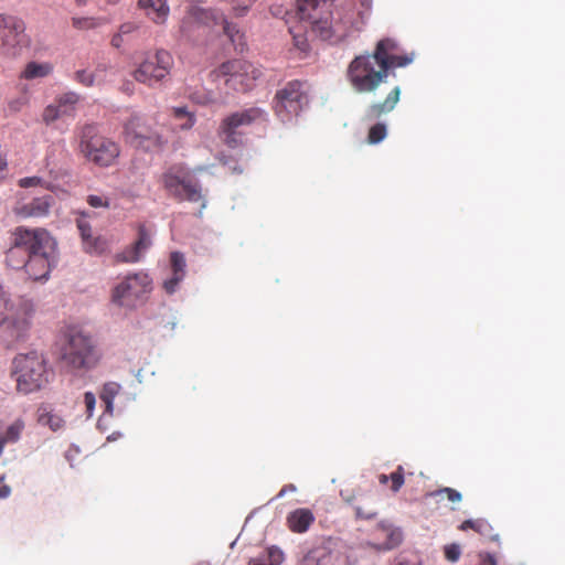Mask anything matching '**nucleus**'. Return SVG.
Here are the masks:
<instances>
[{
	"instance_id": "obj_16",
	"label": "nucleus",
	"mask_w": 565,
	"mask_h": 565,
	"mask_svg": "<svg viewBox=\"0 0 565 565\" xmlns=\"http://www.w3.org/2000/svg\"><path fill=\"white\" fill-rule=\"evenodd\" d=\"M53 201L52 195L34 198L28 203L15 206L14 214L21 218L44 217L50 213Z\"/></svg>"
},
{
	"instance_id": "obj_7",
	"label": "nucleus",
	"mask_w": 565,
	"mask_h": 565,
	"mask_svg": "<svg viewBox=\"0 0 565 565\" xmlns=\"http://www.w3.org/2000/svg\"><path fill=\"white\" fill-rule=\"evenodd\" d=\"M122 135L127 143L145 151L161 150L168 143L167 138L140 114H132L124 122Z\"/></svg>"
},
{
	"instance_id": "obj_12",
	"label": "nucleus",
	"mask_w": 565,
	"mask_h": 565,
	"mask_svg": "<svg viewBox=\"0 0 565 565\" xmlns=\"http://www.w3.org/2000/svg\"><path fill=\"white\" fill-rule=\"evenodd\" d=\"M151 284L152 280L147 273L128 275L113 289L111 301L121 307H135L151 291Z\"/></svg>"
},
{
	"instance_id": "obj_30",
	"label": "nucleus",
	"mask_w": 565,
	"mask_h": 565,
	"mask_svg": "<svg viewBox=\"0 0 565 565\" xmlns=\"http://www.w3.org/2000/svg\"><path fill=\"white\" fill-rule=\"evenodd\" d=\"M24 429V422L22 419L14 420L6 431L0 435V456L2 455L3 447L6 444L15 443L19 440Z\"/></svg>"
},
{
	"instance_id": "obj_23",
	"label": "nucleus",
	"mask_w": 565,
	"mask_h": 565,
	"mask_svg": "<svg viewBox=\"0 0 565 565\" xmlns=\"http://www.w3.org/2000/svg\"><path fill=\"white\" fill-rule=\"evenodd\" d=\"M458 529L460 531L473 530L481 536L491 541L498 540V534L494 533L492 525L484 519L466 520L458 526Z\"/></svg>"
},
{
	"instance_id": "obj_19",
	"label": "nucleus",
	"mask_w": 565,
	"mask_h": 565,
	"mask_svg": "<svg viewBox=\"0 0 565 565\" xmlns=\"http://www.w3.org/2000/svg\"><path fill=\"white\" fill-rule=\"evenodd\" d=\"M401 98V87L395 86L386 95L383 102L371 104L366 109L364 117L369 121L380 119L383 115L394 110Z\"/></svg>"
},
{
	"instance_id": "obj_52",
	"label": "nucleus",
	"mask_w": 565,
	"mask_h": 565,
	"mask_svg": "<svg viewBox=\"0 0 565 565\" xmlns=\"http://www.w3.org/2000/svg\"><path fill=\"white\" fill-rule=\"evenodd\" d=\"M87 203L92 207H107L108 206L107 199L99 196V195H88Z\"/></svg>"
},
{
	"instance_id": "obj_18",
	"label": "nucleus",
	"mask_w": 565,
	"mask_h": 565,
	"mask_svg": "<svg viewBox=\"0 0 565 565\" xmlns=\"http://www.w3.org/2000/svg\"><path fill=\"white\" fill-rule=\"evenodd\" d=\"M137 8L157 25L166 24L170 14L168 0H138Z\"/></svg>"
},
{
	"instance_id": "obj_45",
	"label": "nucleus",
	"mask_w": 565,
	"mask_h": 565,
	"mask_svg": "<svg viewBox=\"0 0 565 565\" xmlns=\"http://www.w3.org/2000/svg\"><path fill=\"white\" fill-rule=\"evenodd\" d=\"M444 553H445V557L446 559H448L449 562H457L460 557V554H461V550H460V546L456 543H452V544H449V545H446L445 548H444Z\"/></svg>"
},
{
	"instance_id": "obj_43",
	"label": "nucleus",
	"mask_w": 565,
	"mask_h": 565,
	"mask_svg": "<svg viewBox=\"0 0 565 565\" xmlns=\"http://www.w3.org/2000/svg\"><path fill=\"white\" fill-rule=\"evenodd\" d=\"M62 113L60 111L58 107L56 106V104H51V105H47L44 110H43V114H42V118H43V121L46 124V125H50L52 124L53 121L57 120L60 117H62Z\"/></svg>"
},
{
	"instance_id": "obj_20",
	"label": "nucleus",
	"mask_w": 565,
	"mask_h": 565,
	"mask_svg": "<svg viewBox=\"0 0 565 565\" xmlns=\"http://www.w3.org/2000/svg\"><path fill=\"white\" fill-rule=\"evenodd\" d=\"M77 228L81 233L85 252L99 255L107 250V241L100 236L94 237L92 234V227L86 221L78 220Z\"/></svg>"
},
{
	"instance_id": "obj_28",
	"label": "nucleus",
	"mask_w": 565,
	"mask_h": 565,
	"mask_svg": "<svg viewBox=\"0 0 565 565\" xmlns=\"http://www.w3.org/2000/svg\"><path fill=\"white\" fill-rule=\"evenodd\" d=\"M379 482L383 486L390 481V489L392 492L397 493L405 482V470L403 466H397L396 469L390 475L381 473L377 477Z\"/></svg>"
},
{
	"instance_id": "obj_39",
	"label": "nucleus",
	"mask_w": 565,
	"mask_h": 565,
	"mask_svg": "<svg viewBox=\"0 0 565 565\" xmlns=\"http://www.w3.org/2000/svg\"><path fill=\"white\" fill-rule=\"evenodd\" d=\"M170 265L172 274L179 275L181 277L185 276L186 263L182 253L172 252L170 255Z\"/></svg>"
},
{
	"instance_id": "obj_15",
	"label": "nucleus",
	"mask_w": 565,
	"mask_h": 565,
	"mask_svg": "<svg viewBox=\"0 0 565 565\" xmlns=\"http://www.w3.org/2000/svg\"><path fill=\"white\" fill-rule=\"evenodd\" d=\"M335 24L338 39L343 41L352 31H360L366 22L363 12H355L351 6H343L330 12Z\"/></svg>"
},
{
	"instance_id": "obj_35",
	"label": "nucleus",
	"mask_w": 565,
	"mask_h": 565,
	"mask_svg": "<svg viewBox=\"0 0 565 565\" xmlns=\"http://www.w3.org/2000/svg\"><path fill=\"white\" fill-rule=\"evenodd\" d=\"M162 182L166 190L175 198L180 195V193L183 190V184L186 183V181L181 180L177 174L172 173L171 171L163 174Z\"/></svg>"
},
{
	"instance_id": "obj_46",
	"label": "nucleus",
	"mask_w": 565,
	"mask_h": 565,
	"mask_svg": "<svg viewBox=\"0 0 565 565\" xmlns=\"http://www.w3.org/2000/svg\"><path fill=\"white\" fill-rule=\"evenodd\" d=\"M28 103H29L28 96L22 95V96L11 99L8 103V108L12 113H19L28 105Z\"/></svg>"
},
{
	"instance_id": "obj_47",
	"label": "nucleus",
	"mask_w": 565,
	"mask_h": 565,
	"mask_svg": "<svg viewBox=\"0 0 565 565\" xmlns=\"http://www.w3.org/2000/svg\"><path fill=\"white\" fill-rule=\"evenodd\" d=\"M184 277L172 274L171 278L163 282V289L167 294L171 295L177 290L178 285L183 280Z\"/></svg>"
},
{
	"instance_id": "obj_1",
	"label": "nucleus",
	"mask_w": 565,
	"mask_h": 565,
	"mask_svg": "<svg viewBox=\"0 0 565 565\" xmlns=\"http://www.w3.org/2000/svg\"><path fill=\"white\" fill-rule=\"evenodd\" d=\"M6 264L34 281L46 280L56 265V242L45 228L17 226L11 232Z\"/></svg>"
},
{
	"instance_id": "obj_61",
	"label": "nucleus",
	"mask_w": 565,
	"mask_h": 565,
	"mask_svg": "<svg viewBox=\"0 0 565 565\" xmlns=\"http://www.w3.org/2000/svg\"><path fill=\"white\" fill-rule=\"evenodd\" d=\"M107 3L109 4H116L118 3L120 0H105Z\"/></svg>"
},
{
	"instance_id": "obj_33",
	"label": "nucleus",
	"mask_w": 565,
	"mask_h": 565,
	"mask_svg": "<svg viewBox=\"0 0 565 565\" xmlns=\"http://www.w3.org/2000/svg\"><path fill=\"white\" fill-rule=\"evenodd\" d=\"M289 31L292 35L294 47L297 49L300 53L307 54L310 50V44L306 35L305 26L298 24L290 28Z\"/></svg>"
},
{
	"instance_id": "obj_38",
	"label": "nucleus",
	"mask_w": 565,
	"mask_h": 565,
	"mask_svg": "<svg viewBox=\"0 0 565 565\" xmlns=\"http://www.w3.org/2000/svg\"><path fill=\"white\" fill-rule=\"evenodd\" d=\"M12 309L13 303L10 296L0 284V327L4 323L8 318V313L11 312Z\"/></svg>"
},
{
	"instance_id": "obj_50",
	"label": "nucleus",
	"mask_w": 565,
	"mask_h": 565,
	"mask_svg": "<svg viewBox=\"0 0 565 565\" xmlns=\"http://www.w3.org/2000/svg\"><path fill=\"white\" fill-rule=\"evenodd\" d=\"M254 1L255 0H238L237 4L233 8L235 14L238 17L244 15Z\"/></svg>"
},
{
	"instance_id": "obj_17",
	"label": "nucleus",
	"mask_w": 565,
	"mask_h": 565,
	"mask_svg": "<svg viewBox=\"0 0 565 565\" xmlns=\"http://www.w3.org/2000/svg\"><path fill=\"white\" fill-rule=\"evenodd\" d=\"M151 246L150 233L145 225L139 226L138 239L136 243L116 255L117 263H137L142 257V254Z\"/></svg>"
},
{
	"instance_id": "obj_53",
	"label": "nucleus",
	"mask_w": 565,
	"mask_h": 565,
	"mask_svg": "<svg viewBox=\"0 0 565 565\" xmlns=\"http://www.w3.org/2000/svg\"><path fill=\"white\" fill-rule=\"evenodd\" d=\"M4 479H6V476L2 475L0 477V484H1L0 486V499H6L11 493V488L9 486H7V484H3Z\"/></svg>"
},
{
	"instance_id": "obj_29",
	"label": "nucleus",
	"mask_w": 565,
	"mask_h": 565,
	"mask_svg": "<svg viewBox=\"0 0 565 565\" xmlns=\"http://www.w3.org/2000/svg\"><path fill=\"white\" fill-rule=\"evenodd\" d=\"M79 102V95L75 92L63 93L56 97L55 104L63 116H71L75 111V106Z\"/></svg>"
},
{
	"instance_id": "obj_13",
	"label": "nucleus",
	"mask_w": 565,
	"mask_h": 565,
	"mask_svg": "<svg viewBox=\"0 0 565 565\" xmlns=\"http://www.w3.org/2000/svg\"><path fill=\"white\" fill-rule=\"evenodd\" d=\"M32 310L28 306H19L8 313L4 321L3 332L8 347L25 341L31 329Z\"/></svg>"
},
{
	"instance_id": "obj_41",
	"label": "nucleus",
	"mask_w": 565,
	"mask_h": 565,
	"mask_svg": "<svg viewBox=\"0 0 565 565\" xmlns=\"http://www.w3.org/2000/svg\"><path fill=\"white\" fill-rule=\"evenodd\" d=\"M444 494L447 497V499L450 502H454V503L460 502L462 500V495L459 491H457L456 489H452V488H448V487L429 492L427 495L436 498V497H441Z\"/></svg>"
},
{
	"instance_id": "obj_44",
	"label": "nucleus",
	"mask_w": 565,
	"mask_h": 565,
	"mask_svg": "<svg viewBox=\"0 0 565 565\" xmlns=\"http://www.w3.org/2000/svg\"><path fill=\"white\" fill-rule=\"evenodd\" d=\"M75 79H76L79 84H82V85H84V86H87V87L93 86V85H94V83H95V76H94V74H93V73H90V72H87V71H85V70L77 71V72L75 73Z\"/></svg>"
},
{
	"instance_id": "obj_55",
	"label": "nucleus",
	"mask_w": 565,
	"mask_h": 565,
	"mask_svg": "<svg viewBox=\"0 0 565 565\" xmlns=\"http://www.w3.org/2000/svg\"><path fill=\"white\" fill-rule=\"evenodd\" d=\"M110 44L116 47V49H120L124 44V35L120 33V32H116L113 38H111V41H110Z\"/></svg>"
},
{
	"instance_id": "obj_36",
	"label": "nucleus",
	"mask_w": 565,
	"mask_h": 565,
	"mask_svg": "<svg viewBox=\"0 0 565 565\" xmlns=\"http://www.w3.org/2000/svg\"><path fill=\"white\" fill-rule=\"evenodd\" d=\"M120 391V385L116 382H108L103 386L100 398L106 404V411L111 412L114 398Z\"/></svg>"
},
{
	"instance_id": "obj_5",
	"label": "nucleus",
	"mask_w": 565,
	"mask_h": 565,
	"mask_svg": "<svg viewBox=\"0 0 565 565\" xmlns=\"http://www.w3.org/2000/svg\"><path fill=\"white\" fill-rule=\"evenodd\" d=\"M62 361L72 371H89L97 365L99 353L88 334L70 329L62 348Z\"/></svg>"
},
{
	"instance_id": "obj_24",
	"label": "nucleus",
	"mask_w": 565,
	"mask_h": 565,
	"mask_svg": "<svg viewBox=\"0 0 565 565\" xmlns=\"http://www.w3.org/2000/svg\"><path fill=\"white\" fill-rule=\"evenodd\" d=\"M38 413V422L42 426H47L53 431H57L64 427L65 420L63 417L54 413L47 405L39 407Z\"/></svg>"
},
{
	"instance_id": "obj_25",
	"label": "nucleus",
	"mask_w": 565,
	"mask_h": 565,
	"mask_svg": "<svg viewBox=\"0 0 565 565\" xmlns=\"http://www.w3.org/2000/svg\"><path fill=\"white\" fill-rule=\"evenodd\" d=\"M53 72V66L51 63H38V62H29L24 70L21 72L20 78L31 81L36 78H44L49 76Z\"/></svg>"
},
{
	"instance_id": "obj_6",
	"label": "nucleus",
	"mask_w": 565,
	"mask_h": 565,
	"mask_svg": "<svg viewBox=\"0 0 565 565\" xmlns=\"http://www.w3.org/2000/svg\"><path fill=\"white\" fill-rule=\"evenodd\" d=\"M309 105L306 84L294 79L277 89L271 102L274 114L281 122H290Z\"/></svg>"
},
{
	"instance_id": "obj_14",
	"label": "nucleus",
	"mask_w": 565,
	"mask_h": 565,
	"mask_svg": "<svg viewBox=\"0 0 565 565\" xmlns=\"http://www.w3.org/2000/svg\"><path fill=\"white\" fill-rule=\"evenodd\" d=\"M217 11L210 9L191 8L180 23L181 35L189 41H196L211 26V21H216Z\"/></svg>"
},
{
	"instance_id": "obj_9",
	"label": "nucleus",
	"mask_w": 565,
	"mask_h": 565,
	"mask_svg": "<svg viewBox=\"0 0 565 565\" xmlns=\"http://www.w3.org/2000/svg\"><path fill=\"white\" fill-rule=\"evenodd\" d=\"M173 57L166 50L147 52L131 73L135 81L153 87L166 81L173 67Z\"/></svg>"
},
{
	"instance_id": "obj_49",
	"label": "nucleus",
	"mask_w": 565,
	"mask_h": 565,
	"mask_svg": "<svg viewBox=\"0 0 565 565\" xmlns=\"http://www.w3.org/2000/svg\"><path fill=\"white\" fill-rule=\"evenodd\" d=\"M84 403L86 406L87 416L90 417L95 409V404H96L95 395L92 392H86L84 394Z\"/></svg>"
},
{
	"instance_id": "obj_4",
	"label": "nucleus",
	"mask_w": 565,
	"mask_h": 565,
	"mask_svg": "<svg viewBox=\"0 0 565 565\" xmlns=\"http://www.w3.org/2000/svg\"><path fill=\"white\" fill-rule=\"evenodd\" d=\"M78 152L88 162L108 168L116 163L120 154V146L102 135L94 125H85L78 135Z\"/></svg>"
},
{
	"instance_id": "obj_11",
	"label": "nucleus",
	"mask_w": 565,
	"mask_h": 565,
	"mask_svg": "<svg viewBox=\"0 0 565 565\" xmlns=\"http://www.w3.org/2000/svg\"><path fill=\"white\" fill-rule=\"evenodd\" d=\"M215 77H226V85L235 90L247 92L262 76V71L245 60H233L222 63L212 72Z\"/></svg>"
},
{
	"instance_id": "obj_48",
	"label": "nucleus",
	"mask_w": 565,
	"mask_h": 565,
	"mask_svg": "<svg viewBox=\"0 0 565 565\" xmlns=\"http://www.w3.org/2000/svg\"><path fill=\"white\" fill-rule=\"evenodd\" d=\"M139 30V24L137 22L128 21L124 22L119 25L118 32H120L124 36L132 34L134 32Z\"/></svg>"
},
{
	"instance_id": "obj_2",
	"label": "nucleus",
	"mask_w": 565,
	"mask_h": 565,
	"mask_svg": "<svg viewBox=\"0 0 565 565\" xmlns=\"http://www.w3.org/2000/svg\"><path fill=\"white\" fill-rule=\"evenodd\" d=\"M414 53H399L398 43L392 38L376 42L372 53L356 55L348 65L347 79L358 94H374L398 67L414 61Z\"/></svg>"
},
{
	"instance_id": "obj_42",
	"label": "nucleus",
	"mask_w": 565,
	"mask_h": 565,
	"mask_svg": "<svg viewBox=\"0 0 565 565\" xmlns=\"http://www.w3.org/2000/svg\"><path fill=\"white\" fill-rule=\"evenodd\" d=\"M218 18L216 21H211V26L221 23L223 25L224 33L234 42L235 34H238L236 26L225 20L222 13L217 12Z\"/></svg>"
},
{
	"instance_id": "obj_3",
	"label": "nucleus",
	"mask_w": 565,
	"mask_h": 565,
	"mask_svg": "<svg viewBox=\"0 0 565 565\" xmlns=\"http://www.w3.org/2000/svg\"><path fill=\"white\" fill-rule=\"evenodd\" d=\"M11 375L15 381V390L29 395L45 390L54 377L47 359L38 351L17 354L11 364Z\"/></svg>"
},
{
	"instance_id": "obj_51",
	"label": "nucleus",
	"mask_w": 565,
	"mask_h": 565,
	"mask_svg": "<svg viewBox=\"0 0 565 565\" xmlns=\"http://www.w3.org/2000/svg\"><path fill=\"white\" fill-rule=\"evenodd\" d=\"M42 184V179L40 177H26L19 180V185L21 188H31L38 186Z\"/></svg>"
},
{
	"instance_id": "obj_54",
	"label": "nucleus",
	"mask_w": 565,
	"mask_h": 565,
	"mask_svg": "<svg viewBox=\"0 0 565 565\" xmlns=\"http://www.w3.org/2000/svg\"><path fill=\"white\" fill-rule=\"evenodd\" d=\"M478 565H497V561L491 554H480V562Z\"/></svg>"
},
{
	"instance_id": "obj_56",
	"label": "nucleus",
	"mask_w": 565,
	"mask_h": 565,
	"mask_svg": "<svg viewBox=\"0 0 565 565\" xmlns=\"http://www.w3.org/2000/svg\"><path fill=\"white\" fill-rule=\"evenodd\" d=\"M372 1L371 0H361V10L358 12H363L366 19L369 18V13L371 11Z\"/></svg>"
},
{
	"instance_id": "obj_60",
	"label": "nucleus",
	"mask_w": 565,
	"mask_h": 565,
	"mask_svg": "<svg viewBox=\"0 0 565 565\" xmlns=\"http://www.w3.org/2000/svg\"><path fill=\"white\" fill-rule=\"evenodd\" d=\"M396 565H418V564L408 563V562H399Z\"/></svg>"
},
{
	"instance_id": "obj_26",
	"label": "nucleus",
	"mask_w": 565,
	"mask_h": 565,
	"mask_svg": "<svg viewBox=\"0 0 565 565\" xmlns=\"http://www.w3.org/2000/svg\"><path fill=\"white\" fill-rule=\"evenodd\" d=\"M284 561V553L276 546L264 550L258 556L252 558L248 565H280Z\"/></svg>"
},
{
	"instance_id": "obj_27",
	"label": "nucleus",
	"mask_w": 565,
	"mask_h": 565,
	"mask_svg": "<svg viewBox=\"0 0 565 565\" xmlns=\"http://www.w3.org/2000/svg\"><path fill=\"white\" fill-rule=\"evenodd\" d=\"M171 115L177 121L175 128L180 130H190L196 121L195 115L190 113L186 107H173Z\"/></svg>"
},
{
	"instance_id": "obj_34",
	"label": "nucleus",
	"mask_w": 565,
	"mask_h": 565,
	"mask_svg": "<svg viewBox=\"0 0 565 565\" xmlns=\"http://www.w3.org/2000/svg\"><path fill=\"white\" fill-rule=\"evenodd\" d=\"M386 534V540L376 546L380 551H390L397 547L403 541V533L399 529L383 527Z\"/></svg>"
},
{
	"instance_id": "obj_32",
	"label": "nucleus",
	"mask_w": 565,
	"mask_h": 565,
	"mask_svg": "<svg viewBox=\"0 0 565 565\" xmlns=\"http://www.w3.org/2000/svg\"><path fill=\"white\" fill-rule=\"evenodd\" d=\"M341 497L344 502L353 507L356 519L373 520L376 518L377 512L373 508H363L360 504H354L355 497L353 494H348L347 491H341Z\"/></svg>"
},
{
	"instance_id": "obj_22",
	"label": "nucleus",
	"mask_w": 565,
	"mask_h": 565,
	"mask_svg": "<svg viewBox=\"0 0 565 565\" xmlns=\"http://www.w3.org/2000/svg\"><path fill=\"white\" fill-rule=\"evenodd\" d=\"M339 553L326 545L311 548L303 558V565H335Z\"/></svg>"
},
{
	"instance_id": "obj_58",
	"label": "nucleus",
	"mask_w": 565,
	"mask_h": 565,
	"mask_svg": "<svg viewBox=\"0 0 565 565\" xmlns=\"http://www.w3.org/2000/svg\"><path fill=\"white\" fill-rule=\"evenodd\" d=\"M77 6H84L86 4L87 0H75Z\"/></svg>"
},
{
	"instance_id": "obj_8",
	"label": "nucleus",
	"mask_w": 565,
	"mask_h": 565,
	"mask_svg": "<svg viewBox=\"0 0 565 565\" xmlns=\"http://www.w3.org/2000/svg\"><path fill=\"white\" fill-rule=\"evenodd\" d=\"M23 19L0 13V53L7 58L20 57L31 45Z\"/></svg>"
},
{
	"instance_id": "obj_40",
	"label": "nucleus",
	"mask_w": 565,
	"mask_h": 565,
	"mask_svg": "<svg viewBox=\"0 0 565 565\" xmlns=\"http://www.w3.org/2000/svg\"><path fill=\"white\" fill-rule=\"evenodd\" d=\"M387 135L386 126L383 122H376L373 125L367 134V141L371 145H375L384 140Z\"/></svg>"
},
{
	"instance_id": "obj_21",
	"label": "nucleus",
	"mask_w": 565,
	"mask_h": 565,
	"mask_svg": "<svg viewBox=\"0 0 565 565\" xmlns=\"http://www.w3.org/2000/svg\"><path fill=\"white\" fill-rule=\"evenodd\" d=\"M316 516L308 508H298L288 513L286 524L292 533H305L313 524Z\"/></svg>"
},
{
	"instance_id": "obj_10",
	"label": "nucleus",
	"mask_w": 565,
	"mask_h": 565,
	"mask_svg": "<svg viewBox=\"0 0 565 565\" xmlns=\"http://www.w3.org/2000/svg\"><path fill=\"white\" fill-rule=\"evenodd\" d=\"M267 113L259 107H250L226 116L220 124L217 134L230 148L241 145V129L255 122L267 120Z\"/></svg>"
},
{
	"instance_id": "obj_37",
	"label": "nucleus",
	"mask_w": 565,
	"mask_h": 565,
	"mask_svg": "<svg viewBox=\"0 0 565 565\" xmlns=\"http://www.w3.org/2000/svg\"><path fill=\"white\" fill-rule=\"evenodd\" d=\"M177 199L180 201L186 200L191 202H200L203 200V195L201 193V188L198 184L186 182L183 184V190Z\"/></svg>"
},
{
	"instance_id": "obj_31",
	"label": "nucleus",
	"mask_w": 565,
	"mask_h": 565,
	"mask_svg": "<svg viewBox=\"0 0 565 565\" xmlns=\"http://www.w3.org/2000/svg\"><path fill=\"white\" fill-rule=\"evenodd\" d=\"M106 23H108V20L103 17H74V18H72L73 28L81 30V31L97 29Z\"/></svg>"
},
{
	"instance_id": "obj_57",
	"label": "nucleus",
	"mask_w": 565,
	"mask_h": 565,
	"mask_svg": "<svg viewBox=\"0 0 565 565\" xmlns=\"http://www.w3.org/2000/svg\"><path fill=\"white\" fill-rule=\"evenodd\" d=\"M297 490L296 486L292 483L285 484L278 493V497H284L288 492H295Z\"/></svg>"
},
{
	"instance_id": "obj_59",
	"label": "nucleus",
	"mask_w": 565,
	"mask_h": 565,
	"mask_svg": "<svg viewBox=\"0 0 565 565\" xmlns=\"http://www.w3.org/2000/svg\"><path fill=\"white\" fill-rule=\"evenodd\" d=\"M270 10H271V13H273L274 15H278V14H280V13H281V10H280V9H278V10H275V11H274V8H271Z\"/></svg>"
}]
</instances>
